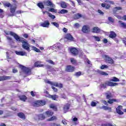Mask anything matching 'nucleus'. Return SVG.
Wrapping results in <instances>:
<instances>
[{"mask_svg": "<svg viewBox=\"0 0 126 126\" xmlns=\"http://www.w3.org/2000/svg\"><path fill=\"white\" fill-rule=\"evenodd\" d=\"M119 23H120L121 27L126 29V23H122L121 21H119Z\"/></svg>", "mask_w": 126, "mask_h": 126, "instance_id": "nucleus-24", "label": "nucleus"}, {"mask_svg": "<svg viewBox=\"0 0 126 126\" xmlns=\"http://www.w3.org/2000/svg\"><path fill=\"white\" fill-rule=\"evenodd\" d=\"M51 24L54 25V26H55V27H57V28H59V27H60V25H59L57 22H51Z\"/></svg>", "mask_w": 126, "mask_h": 126, "instance_id": "nucleus-37", "label": "nucleus"}, {"mask_svg": "<svg viewBox=\"0 0 126 126\" xmlns=\"http://www.w3.org/2000/svg\"><path fill=\"white\" fill-rule=\"evenodd\" d=\"M122 7H115L113 8V11L116 12V11H118V10H122Z\"/></svg>", "mask_w": 126, "mask_h": 126, "instance_id": "nucleus-33", "label": "nucleus"}, {"mask_svg": "<svg viewBox=\"0 0 126 126\" xmlns=\"http://www.w3.org/2000/svg\"><path fill=\"white\" fill-rule=\"evenodd\" d=\"M110 81H113V82H119L120 81V79L116 77H113L111 79H110Z\"/></svg>", "mask_w": 126, "mask_h": 126, "instance_id": "nucleus-22", "label": "nucleus"}, {"mask_svg": "<svg viewBox=\"0 0 126 126\" xmlns=\"http://www.w3.org/2000/svg\"><path fill=\"white\" fill-rule=\"evenodd\" d=\"M61 6L62 7V8H66L67 7V5L64 2H62L61 3Z\"/></svg>", "mask_w": 126, "mask_h": 126, "instance_id": "nucleus-31", "label": "nucleus"}, {"mask_svg": "<svg viewBox=\"0 0 126 126\" xmlns=\"http://www.w3.org/2000/svg\"><path fill=\"white\" fill-rule=\"evenodd\" d=\"M32 49L33 50H34V51H35L37 53H40V52H41V51H40L39 49L36 48L35 47L33 46Z\"/></svg>", "mask_w": 126, "mask_h": 126, "instance_id": "nucleus-44", "label": "nucleus"}, {"mask_svg": "<svg viewBox=\"0 0 126 126\" xmlns=\"http://www.w3.org/2000/svg\"><path fill=\"white\" fill-rule=\"evenodd\" d=\"M107 84H106V82H105V84H102L101 85V88H106V87H107Z\"/></svg>", "mask_w": 126, "mask_h": 126, "instance_id": "nucleus-58", "label": "nucleus"}, {"mask_svg": "<svg viewBox=\"0 0 126 126\" xmlns=\"http://www.w3.org/2000/svg\"><path fill=\"white\" fill-rule=\"evenodd\" d=\"M102 102L104 104L106 105V106H108V102H107V101L106 100H102Z\"/></svg>", "mask_w": 126, "mask_h": 126, "instance_id": "nucleus-61", "label": "nucleus"}, {"mask_svg": "<svg viewBox=\"0 0 126 126\" xmlns=\"http://www.w3.org/2000/svg\"><path fill=\"white\" fill-rule=\"evenodd\" d=\"M10 12L11 13H14V12H15V8L11 7L10 8Z\"/></svg>", "mask_w": 126, "mask_h": 126, "instance_id": "nucleus-49", "label": "nucleus"}, {"mask_svg": "<svg viewBox=\"0 0 126 126\" xmlns=\"http://www.w3.org/2000/svg\"><path fill=\"white\" fill-rule=\"evenodd\" d=\"M67 12H68V11H67V10L63 9L60 11L59 13L61 14H64L65 13H67Z\"/></svg>", "mask_w": 126, "mask_h": 126, "instance_id": "nucleus-29", "label": "nucleus"}, {"mask_svg": "<svg viewBox=\"0 0 126 126\" xmlns=\"http://www.w3.org/2000/svg\"><path fill=\"white\" fill-rule=\"evenodd\" d=\"M109 100L107 101V103H108L109 104H113V103H114V102H116L117 100L113 99V98H109V99H108Z\"/></svg>", "mask_w": 126, "mask_h": 126, "instance_id": "nucleus-27", "label": "nucleus"}, {"mask_svg": "<svg viewBox=\"0 0 126 126\" xmlns=\"http://www.w3.org/2000/svg\"><path fill=\"white\" fill-rule=\"evenodd\" d=\"M82 32L83 33H89L90 32V27L88 25H85L82 28Z\"/></svg>", "mask_w": 126, "mask_h": 126, "instance_id": "nucleus-5", "label": "nucleus"}, {"mask_svg": "<svg viewBox=\"0 0 126 126\" xmlns=\"http://www.w3.org/2000/svg\"><path fill=\"white\" fill-rule=\"evenodd\" d=\"M61 98H63V99H66V96H65V94H61Z\"/></svg>", "mask_w": 126, "mask_h": 126, "instance_id": "nucleus-63", "label": "nucleus"}, {"mask_svg": "<svg viewBox=\"0 0 126 126\" xmlns=\"http://www.w3.org/2000/svg\"><path fill=\"white\" fill-rule=\"evenodd\" d=\"M105 2H107V3H110V4H114V1H113L105 0Z\"/></svg>", "mask_w": 126, "mask_h": 126, "instance_id": "nucleus-56", "label": "nucleus"}, {"mask_svg": "<svg viewBox=\"0 0 126 126\" xmlns=\"http://www.w3.org/2000/svg\"><path fill=\"white\" fill-rule=\"evenodd\" d=\"M93 37H94L95 41H96L97 42H100L101 41V39L98 36L94 35Z\"/></svg>", "mask_w": 126, "mask_h": 126, "instance_id": "nucleus-36", "label": "nucleus"}, {"mask_svg": "<svg viewBox=\"0 0 126 126\" xmlns=\"http://www.w3.org/2000/svg\"><path fill=\"white\" fill-rule=\"evenodd\" d=\"M70 52L72 55H74V56H76V55L78 54V51L75 48H71Z\"/></svg>", "mask_w": 126, "mask_h": 126, "instance_id": "nucleus-13", "label": "nucleus"}, {"mask_svg": "<svg viewBox=\"0 0 126 126\" xmlns=\"http://www.w3.org/2000/svg\"><path fill=\"white\" fill-rule=\"evenodd\" d=\"M46 104V102L43 100H38L33 103V105L34 107H40V106H44Z\"/></svg>", "mask_w": 126, "mask_h": 126, "instance_id": "nucleus-4", "label": "nucleus"}, {"mask_svg": "<svg viewBox=\"0 0 126 126\" xmlns=\"http://www.w3.org/2000/svg\"><path fill=\"white\" fill-rule=\"evenodd\" d=\"M70 62L72 64H76V63H77V61L74 58H71Z\"/></svg>", "mask_w": 126, "mask_h": 126, "instance_id": "nucleus-34", "label": "nucleus"}, {"mask_svg": "<svg viewBox=\"0 0 126 126\" xmlns=\"http://www.w3.org/2000/svg\"><path fill=\"white\" fill-rule=\"evenodd\" d=\"M108 21H109V22H111V23H114V22L115 21V20H114V19L112 17H108Z\"/></svg>", "mask_w": 126, "mask_h": 126, "instance_id": "nucleus-41", "label": "nucleus"}, {"mask_svg": "<svg viewBox=\"0 0 126 126\" xmlns=\"http://www.w3.org/2000/svg\"><path fill=\"white\" fill-rule=\"evenodd\" d=\"M92 32H93V33H100V32H101V30H100L99 28L95 27L93 28Z\"/></svg>", "mask_w": 126, "mask_h": 126, "instance_id": "nucleus-14", "label": "nucleus"}, {"mask_svg": "<svg viewBox=\"0 0 126 126\" xmlns=\"http://www.w3.org/2000/svg\"><path fill=\"white\" fill-rule=\"evenodd\" d=\"M75 68L73 66L69 65L66 67V70L68 72H72L74 71Z\"/></svg>", "mask_w": 126, "mask_h": 126, "instance_id": "nucleus-10", "label": "nucleus"}, {"mask_svg": "<svg viewBox=\"0 0 126 126\" xmlns=\"http://www.w3.org/2000/svg\"><path fill=\"white\" fill-rule=\"evenodd\" d=\"M117 36V34L115 32H110V34L109 35L110 38H116V36Z\"/></svg>", "mask_w": 126, "mask_h": 126, "instance_id": "nucleus-21", "label": "nucleus"}, {"mask_svg": "<svg viewBox=\"0 0 126 126\" xmlns=\"http://www.w3.org/2000/svg\"><path fill=\"white\" fill-rule=\"evenodd\" d=\"M37 117L38 118V121H39V120H45V119L46 118V117H45V115H44L43 114H39L37 116Z\"/></svg>", "mask_w": 126, "mask_h": 126, "instance_id": "nucleus-19", "label": "nucleus"}, {"mask_svg": "<svg viewBox=\"0 0 126 126\" xmlns=\"http://www.w3.org/2000/svg\"><path fill=\"white\" fill-rule=\"evenodd\" d=\"M42 27H45L46 28H48L49 26H50V23L48 22V21H45L44 23H41L40 25Z\"/></svg>", "mask_w": 126, "mask_h": 126, "instance_id": "nucleus-12", "label": "nucleus"}, {"mask_svg": "<svg viewBox=\"0 0 126 126\" xmlns=\"http://www.w3.org/2000/svg\"><path fill=\"white\" fill-rule=\"evenodd\" d=\"M19 40H17V42H21L22 44V46L23 48L29 52L30 51V44H29L26 40H25L23 38L19 36Z\"/></svg>", "mask_w": 126, "mask_h": 126, "instance_id": "nucleus-1", "label": "nucleus"}, {"mask_svg": "<svg viewBox=\"0 0 126 126\" xmlns=\"http://www.w3.org/2000/svg\"><path fill=\"white\" fill-rule=\"evenodd\" d=\"M21 69L25 72L26 74L30 75L31 74V69L29 67L24 66L23 65H20Z\"/></svg>", "mask_w": 126, "mask_h": 126, "instance_id": "nucleus-3", "label": "nucleus"}, {"mask_svg": "<svg viewBox=\"0 0 126 126\" xmlns=\"http://www.w3.org/2000/svg\"><path fill=\"white\" fill-rule=\"evenodd\" d=\"M97 104H99V102L98 101H96V102H94V101H92L91 102V106L92 107H95L96 105H97Z\"/></svg>", "mask_w": 126, "mask_h": 126, "instance_id": "nucleus-35", "label": "nucleus"}, {"mask_svg": "<svg viewBox=\"0 0 126 126\" xmlns=\"http://www.w3.org/2000/svg\"><path fill=\"white\" fill-rule=\"evenodd\" d=\"M19 97L20 98V99H21V101H23V102H25V101L27 100V97H26V96H25V95L24 94L20 95Z\"/></svg>", "mask_w": 126, "mask_h": 126, "instance_id": "nucleus-20", "label": "nucleus"}, {"mask_svg": "<svg viewBox=\"0 0 126 126\" xmlns=\"http://www.w3.org/2000/svg\"><path fill=\"white\" fill-rule=\"evenodd\" d=\"M46 62H47V63H50V64H53L54 65L55 64V62L51 60L47 59L46 60Z\"/></svg>", "mask_w": 126, "mask_h": 126, "instance_id": "nucleus-38", "label": "nucleus"}, {"mask_svg": "<svg viewBox=\"0 0 126 126\" xmlns=\"http://www.w3.org/2000/svg\"><path fill=\"white\" fill-rule=\"evenodd\" d=\"M45 67H46V69H48V70H51V69H53V67H52L51 65H46Z\"/></svg>", "mask_w": 126, "mask_h": 126, "instance_id": "nucleus-45", "label": "nucleus"}, {"mask_svg": "<svg viewBox=\"0 0 126 126\" xmlns=\"http://www.w3.org/2000/svg\"><path fill=\"white\" fill-rule=\"evenodd\" d=\"M69 1H70V2H71V5L75 7V3L74 2V1H72V0H69Z\"/></svg>", "mask_w": 126, "mask_h": 126, "instance_id": "nucleus-53", "label": "nucleus"}, {"mask_svg": "<svg viewBox=\"0 0 126 126\" xmlns=\"http://www.w3.org/2000/svg\"><path fill=\"white\" fill-rule=\"evenodd\" d=\"M103 58L105 60V61H107L108 62V63H110V64H113L114 63V60L112 59L110 57H109V56L104 55L103 56Z\"/></svg>", "mask_w": 126, "mask_h": 126, "instance_id": "nucleus-7", "label": "nucleus"}, {"mask_svg": "<svg viewBox=\"0 0 126 126\" xmlns=\"http://www.w3.org/2000/svg\"><path fill=\"white\" fill-rule=\"evenodd\" d=\"M5 33L6 35H11V36L14 37L16 41H19V36L17 34L12 32H5Z\"/></svg>", "mask_w": 126, "mask_h": 126, "instance_id": "nucleus-2", "label": "nucleus"}, {"mask_svg": "<svg viewBox=\"0 0 126 126\" xmlns=\"http://www.w3.org/2000/svg\"><path fill=\"white\" fill-rule=\"evenodd\" d=\"M102 109H103V110H108L109 112H112V108L106 106H103L102 107Z\"/></svg>", "mask_w": 126, "mask_h": 126, "instance_id": "nucleus-26", "label": "nucleus"}, {"mask_svg": "<svg viewBox=\"0 0 126 126\" xmlns=\"http://www.w3.org/2000/svg\"><path fill=\"white\" fill-rule=\"evenodd\" d=\"M98 12L99 13L100 15H104V12L102 11L101 10H98Z\"/></svg>", "mask_w": 126, "mask_h": 126, "instance_id": "nucleus-59", "label": "nucleus"}, {"mask_svg": "<svg viewBox=\"0 0 126 126\" xmlns=\"http://www.w3.org/2000/svg\"><path fill=\"white\" fill-rule=\"evenodd\" d=\"M122 109H123V106H122V105L118 106L116 108V113H117L118 115H124V112L121 111Z\"/></svg>", "mask_w": 126, "mask_h": 126, "instance_id": "nucleus-8", "label": "nucleus"}, {"mask_svg": "<svg viewBox=\"0 0 126 126\" xmlns=\"http://www.w3.org/2000/svg\"><path fill=\"white\" fill-rule=\"evenodd\" d=\"M11 78V76H3L0 77V81H2L3 80H8V79H10Z\"/></svg>", "mask_w": 126, "mask_h": 126, "instance_id": "nucleus-16", "label": "nucleus"}, {"mask_svg": "<svg viewBox=\"0 0 126 126\" xmlns=\"http://www.w3.org/2000/svg\"><path fill=\"white\" fill-rule=\"evenodd\" d=\"M15 53L18 56H26L27 55L25 51H15Z\"/></svg>", "mask_w": 126, "mask_h": 126, "instance_id": "nucleus-15", "label": "nucleus"}, {"mask_svg": "<svg viewBox=\"0 0 126 126\" xmlns=\"http://www.w3.org/2000/svg\"><path fill=\"white\" fill-rule=\"evenodd\" d=\"M18 116L21 119H25V115L22 112H20L18 113Z\"/></svg>", "mask_w": 126, "mask_h": 126, "instance_id": "nucleus-23", "label": "nucleus"}, {"mask_svg": "<svg viewBox=\"0 0 126 126\" xmlns=\"http://www.w3.org/2000/svg\"><path fill=\"white\" fill-rule=\"evenodd\" d=\"M65 38L66 39H67V40H69V41H73V40H74V38H73V37H72V36H71L69 33L67 34L66 35Z\"/></svg>", "mask_w": 126, "mask_h": 126, "instance_id": "nucleus-17", "label": "nucleus"}, {"mask_svg": "<svg viewBox=\"0 0 126 126\" xmlns=\"http://www.w3.org/2000/svg\"><path fill=\"white\" fill-rule=\"evenodd\" d=\"M3 5H4V6L5 7H9V6H10V4L9 3H8V2L4 3L3 4Z\"/></svg>", "mask_w": 126, "mask_h": 126, "instance_id": "nucleus-50", "label": "nucleus"}, {"mask_svg": "<svg viewBox=\"0 0 126 126\" xmlns=\"http://www.w3.org/2000/svg\"><path fill=\"white\" fill-rule=\"evenodd\" d=\"M98 73L101 74V75H108V73H107L106 72H103L102 71H98Z\"/></svg>", "mask_w": 126, "mask_h": 126, "instance_id": "nucleus-39", "label": "nucleus"}, {"mask_svg": "<svg viewBox=\"0 0 126 126\" xmlns=\"http://www.w3.org/2000/svg\"><path fill=\"white\" fill-rule=\"evenodd\" d=\"M69 109V104H66L63 107V110L64 112H67V110Z\"/></svg>", "mask_w": 126, "mask_h": 126, "instance_id": "nucleus-30", "label": "nucleus"}, {"mask_svg": "<svg viewBox=\"0 0 126 126\" xmlns=\"http://www.w3.org/2000/svg\"><path fill=\"white\" fill-rule=\"evenodd\" d=\"M44 5H47V6H50V7H53L55 8V5L53 3H52V1L50 0H46L43 2Z\"/></svg>", "mask_w": 126, "mask_h": 126, "instance_id": "nucleus-6", "label": "nucleus"}, {"mask_svg": "<svg viewBox=\"0 0 126 126\" xmlns=\"http://www.w3.org/2000/svg\"><path fill=\"white\" fill-rule=\"evenodd\" d=\"M105 82L107 86H117L118 85V83H114L110 81H106Z\"/></svg>", "mask_w": 126, "mask_h": 126, "instance_id": "nucleus-11", "label": "nucleus"}, {"mask_svg": "<svg viewBox=\"0 0 126 126\" xmlns=\"http://www.w3.org/2000/svg\"><path fill=\"white\" fill-rule=\"evenodd\" d=\"M80 25L79 23H76L74 25V27L75 28H78V27H80Z\"/></svg>", "mask_w": 126, "mask_h": 126, "instance_id": "nucleus-51", "label": "nucleus"}, {"mask_svg": "<svg viewBox=\"0 0 126 126\" xmlns=\"http://www.w3.org/2000/svg\"><path fill=\"white\" fill-rule=\"evenodd\" d=\"M75 75L76 76H80V75H81V72L79 71L75 73Z\"/></svg>", "mask_w": 126, "mask_h": 126, "instance_id": "nucleus-52", "label": "nucleus"}, {"mask_svg": "<svg viewBox=\"0 0 126 126\" xmlns=\"http://www.w3.org/2000/svg\"><path fill=\"white\" fill-rule=\"evenodd\" d=\"M76 0L77 1V2L79 5H81V4H82L83 3H82V1H81V0Z\"/></svg>", "mask_w": 126, "mask_h": 126, "instance_id": "nucleus-57", "label": "nucleus"}, {"mask_svg": "<svg viewBox=\"0 0 126 126\" xmlns=\"http://www.w3.org/2000/svg\"><path fill=\"white\" fill-rule=\"evenodd\" d=\"M57 87H59L60 88H63V84L62 83H58Z\"/></svg>", "mask_w": 126, "mask_h": 126, "instance_id": "nucleus-60", "label": "nucleus"}, {"mask_svg": "<svg viewBox=\"0 0 126 126\" xmlns=\"http://www.w3.org/2000/svg\"><path fill=\"white\" fill-rule=\"evenodd\" d=\"M52 86H55V87H58V83L57 82H52L51 85Z\"/></svg>", "mask_w": 126, "mask_h": 126, "instance_id": "nucleus-48", "label": "nucleus"}, {"mask_svg": "<svg viewBox=\"0 0 126 126\" xmlns=\"http://www.w3.org/2000/svg\"><path fill=\"white\" fill-rule=\"evenodd\" d=\"M37 5L40 8H41V9L44 8V5L43 4V3H37Z\"/></svg>", "mask_w": 126, "mask_h": 126, "instance_id": "nucleus-40", "label": "nucleus"}, {"mask_svg": "<svg viewBox=\"0 0 126 126\" xmlns=\"http://www.w3.org/2000/svg\"><path fill=\"white\" fill-rule=\"evenodd\" d=\"M49 11H51V12H57V10H56L54 8H50V9H49Z\"/></svg>", "mask_w": 126, "mask_h": 126, "instance_id": "nucleus-55", "label": "nucleus"}, {"mask_svg": "<svg viewBox=\"0 0 126 126\" xmlns=\"http://www.w3.org/2000/svg\"><path fill=\"white\" fill-rule=\"evenodd\" d=\"M123 42L125 44V46H126V38H124L123 39Z\"/></svg>", "mask_w": 126, "mask_h": 126, "instance_id": "nucleus-64", "label": "nucleus"}, {"mask_svg": "<svg viewBox=\"0 0 126 126\" xmlns=\"http://www.w3.org/2000/svg\"><path fill=\"white\" fill-rule=\"evenodd\" d=\"M54 48H55V49H56L57 50H60L61 49H62V45H61L60 44H58L54 45Z\"/></svg>", "mask_w": 126, "mask_h": 126, "instance_id": "nucleus-28", "label": "nucleus"}, {"mask_svg": "<svg viewBox=\"0 0 126 126\" xmlns=\"http://www.w3.org/2000/svg\"><path fill=\"white\" fill-rule=\"evenodd\" d=\"M0 17L2 18L3 17V10L0 8Z\"/></svg>", "mask_w": 126, "mask_h": 126, "instance_id": "nucleus-43", "label": "nucleus"}, {"mask_svg": "<svg viewBox=\"0 0 126 126\" xmlns=\"http://www.w3.org/2000/svg\"><path fill=\"white\" fill-rule=\"evenodd\" d=\"M82 17V15H81L80 13H77L74 15L73 18L74 19H79V18H81Z\"/></svg>", "mask_w": 126, "mask_h": 126, "instance_id": "nucleus-18", "label": "nucleus"}, {"mask_svg": "<svg viewBox=\"0 0 126 126\" xmlns=\"http://www.w3.org/2000/svg\"><path fill=\"white\" fill-rule=\"evenodd\" d=\"M49 98H51L53 100H56L59 98V96L58 95H49Z\"/></svg>", "mask_w": 126, "mask_h": 126, "instance_id": "nucleus-25", "label": "nucleus"}, {"mask_svg": "<svg viewBox=\"0 0 126 126\" xmlns=\"http://www.w3.org/2000/svg\"><path fill=\"white\" fill-rule=\"evenodd\" d=\"M49 13V17H50V18H51L52 19H55V18H56V16L50 13Z\"/></svg>", "mask_w": 126, "mask_h": 126, "instance_id": "nucleus-42", "label": "nucleus"}, {"mask_svg": "<svg viewBox=\"0 0 126 126\" xmlns=\"http://www.w3.org/2000/svg\"><path fill=\"white\" fill-rule=\"evenodd\" d=\"M103 42L104 43V44H107V43H108V39L104 38L103 39Z\"/></svg>", "mask_w": 126, "mask_h": 126, "instance_id": "nucleus-62", "label": "nucleus"}, {"mask_svg": "<svg viewBox=\"0 0 126 126\" xmlns=\"http://www.w3.org/2000/svg\"><path fill=\"white\" fill-rule=\"evenodd\" d=\"M45 114L46 115H47L48 117H51V116H53V114H54V113H53L51 111H46L45 112Z\"/></svg>", "mask_w": 126, "mask_h": 126, "instance_id": "nucleus-32", "label": "nucleus"}, {"mask_svg": "<svg viewBox=\"0 0 126 126\" xmlns=\"http://www.w3.org/2000/svg\"><path fill=\"white\" fill-rule=\"evenodd\" d=\"M105 95H106V99H110L111 98H113L114 97V95H113V94H112L110 92L108 91L105 94Z\"/></svg>", "mask_w": 126, "mask_h": 126, "instance_id": "nucleus-9", "label": "nucleus"}, {"mask_svg": "<svg viewBox=\"0 0 126 126\" xmlns=\"http://www.w3.org/2000/svg\"><path fill=\"white\" fill-rule=\"evenodd\" d=\"M51 109H54V110H57V106H55L54 104H51L50 106Z\"/></svg>", "mask_w": 126, "mask_h": 126, "instance_id": "nucleus-47", "label": "nucleus"}, {"mask_svg": "<svg viewBox=\"0 0 126 126\" xmlns=\"http://www.w3.org/2000/svg\"><path fill=\"white\" fill-rule=\"evenodd\" d=\"M109 66L107 65L103 64L101 66L100 68L101 69H104V68H108Z\"/></svg>", "mask_w": 126, "mask_h": 126, "instance_id": "nucleus-46", "label": "nucleus"}, {"mask_svg": "<svg viewBox=\"0 0 126 126\" xmlns=\"http://www.w3.org/2000/svg\"><path fill=\"white\" fill-rule=\"evenodd\" d=\"M54 120H56V117L55 116L51 117L50 119H48V121L51 122L52 121H54Z\"/></svg>", "mask_w": 126, "mask_h": 126, "instance_id": "nucleus-54", "label": "nucleus"}]
</instances>
